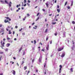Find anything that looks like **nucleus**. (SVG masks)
<instances>
[{"label": "nucleus", "mask_w": 75, "mask_h": 75, "mask_svg": "<svg viewBox=\"0 0 75 75\" xmlns=\"http://www.w3.org/2000/svg\"><path fill=\"white\" fill-rule=\"evenodd\" d=\"M67 1H66V3H65L64 6H66V5H67Z\"/></svg>", "instance_id": "2f4dec72"}, {"label": "nucleus", "mask_w": 75, "mask_h": 75, "mask_svg": "<svg viewBox=\"0 0 75 75\" xmlns=\"http://www.w3.org/2000/svg\"><path fill=\"white\" fill-rule=\"evenodd\" d=\"M40 19V17H38L36 19V21H38V20L39 19Z\"/></svg>", "instance_id": "2eb2a0df"}, {"label": "nucleus", "mask_w": 75, "mask_h": 75, "mask_svg": "<svg viewBox=\"0 0 75 75\" xmlns=\"http://www.w3.org/2000/svg\"><path fill=\"white\" fill-rule=\"evenodd\" d=\"M23 55H25V52H24L23 53Z\"/></svg>", "instance_id": "79ce46f5"}, {"label": "nucleus", "mask_w": 75, "mask_h": 75, "mask_svg": "<svg viewBox=\"0 0 75 75\" xmlns=\"http://www.w3.org/2000/svg\"><path fill=\"white\" fill-rule=\"evenodd\" d=\"M64 49L63 47H60L58 48V51H61L62 50Z\"/></svg>", "instance_id": "f03ea898"}, {"label": "nucleus", "mask_w": 75, "mask_h": 75, "mask_svg": "<svg viewBox=\"0 0 75 75\" xmlns=\"http://www.w3.org/2000/svg\"><path fill=\"white\" fill-rule=\"evenodd\" d=\"M67 8L68 9H69V8H70V7L68 6H67Z\"/></svg>", "instance_id": "f704fd0d"}, {"label": "nucleus", "mask_w": 75, "mask_h": 75, "mask_svg": "<svg viewBox=\"0 0 75 75\" xmlns=\"http://www.w3.org/2000/svg\"><path fill=\"white\" fill-rule=\"evenodd\" d=\"M6 30L7 31H8V28H7L6 29Z\"/></svg>", "instance_id": "69168bd1"}, {"label": "nucleus", "mask_w": 75, "mask_h": 75, "mask_svg": "<svg viewBox=\"0 0 75 75\" xmlns=\"http://www.w3.org/2000/svg\"><path fill=\"white\" fill-rule=\"evenodd\" d=\"M2 27V25H0V27Z\"/></svg>", "instance_id": "6e6d98bb"}, {"label": "nucleus", "mask_w": 75, "mask_h": 75, "mask_svg": "<svg viewBox=\"0 0 75 75\" xmlns=\"http://www.w3.org/2000/svg\"><path fill=\"white\" fill-rule=\"evenodd\" d=\"M57 11H58V13H59V11H60V10L58 9H57Z\"/></svg>", "instance_id": "6ab92c4d"}, {"label": "nucleus", "mask_w": 75, "mask_h": 75, "mask_svg": "<svg viewBox=\"0 0 75 75\" xmlns=\"http://www.w3.org/2000/svg\"><path fill=\"white\" fill-rule=\"evenodd\" d=\"M10 42L11 43V42H13V40H11L10 41Z\"/></svg>", "instance_id": "13d9d810"}, {"label": "nucleus", "mask_w": 75, "mask_h": 75, "mask_svg": "<svg viewBox=\"0 0 75 75\" xmlns=\"http://www.w3.org/2000/svg\"><path fill=\"white\" fill-rule=\"evenodd\" d=\"M22 35H25V33H22Z\"/></svg>", "instance_id": "864d4df0"}, {"label": "nucleus", "mask_w": 75, "mask_h": 75, "mask_svg": "<svg viewBox=\"0 0 75 75\" xmlns=\"http://www.w3.org/2000/svg\"><path fill=\"white\" fill-rule=\"evenodd\" d=\"M12 74L14 75H16V71L14 70H13Z\"/></svg>", "instance_id": "0eeeda50"}, {"label": "nucleus", "mask_w": 75, "mask_h": 75, "mask_svg": "<svg viewBox=\"0 0 75 75\" xmlns=\"http://www.w3.org/2000/svg\"><path fill=\"white\" fill-rule=\"evenodd\" d=\"M23 30V28H21V29H20V30H19V31L20 32V31H21V30Z\"/></svg>", "instance_id": "a19ab883"}, {"label": "nucleus", "mask_w": 75, "mask_h": 75, "mask_svg": "<svg viewBox=\"0 0 75 75\" xmlns=\"http://www.w3.org/2000/svg\"><path fill=\"white\" fill-rule=\"evenodd\" d=\"M28 3H30V0H28Z\"/></svg>", "instance_id": "e2e57ef3"}, {"label": "nucleus", "mask_w": 75, "mask_h": 75, "mask_svg": "<svg viewBox=\"0 0 75 75\" xmlns=\"http://www.w3.org/2000/svg\"><path fill=\"white\" fill-rule=\"evenodd\" d=\"M38 70H36V72H38Z\"/></svg>", "instance_id": "3c124183"}, {"label": "nucleus", "mask_w": 75, "mask_h": 75, "mask_svg": "<svg viewBox=\"0 0 75 75\" xmlns=\"http://www.w3.org/2000/svg\"><path fill=\"white\" fill-rule=\"evenodd\" d=\"M23 6H24V7H25L26 6V4H25Z\"/></svg>", "instance_id": "de8ad7c7"}, {"label": "nucleus", "mask_w": 75, "mask_h": 75, "mask_svg": "<svg viewBox=\"0 0 75 75\" xmlns=\"http://www.w3.org/2000/svg\"><path fill=\"white\" fill-rule=\"evenodd\" d=\"M27 4L28 6H30V4H28V3H27Z\"/></svg>", "instance_id": "4c0bfd02"}, {"label": "nucleus", "mask_w": 75, "mask_h": 75, "mask_svg": "<svg viewBox=\"0 0 75 75\" xmlns=\"http://www.w3.org/2000/svg\"><path fill=\"white\" fill-rule=\"evenodd\" d=\"M71 6H73V1H71Z\"/></svg>", "instance_id": "a211bd4d"}, {"label": "nucleus", "mask_w": 75, "mask_h": 75, "mask_svg": "<svg viewBox=\"0 0 75 75\" xmlns=\"http://www.w3.org/2000/svg\"><path fill=\"white\" fill-rule=\"evenodd\" d=\"M27 17H29V16H30V14L28 13L27 14Z\"/></svg>", "instance_id": "b1692460"}, {"label": "nucleus", "mask_w": 75, "mask_h": 75, "mask_svg": "<svg viewBox=\"0 0 75 75\" xmlns=\"http://www.w3.org/2000/svg\"><path fill=\"white\" fill-rule=\"evenodd\" d=\"M50 44H52V41H51V42H50Z\"/></svg>", "instance_id": "338daca9"}, {"label": "nucleus", "mask_w": 75, "mask_h": 75, "mask_svg": "<svg viewBox=\"0 0 75 75\" xmlns=\"http://www.w3.org/2000/svg\"><path fill=\"white\" fill-rule=\"evenodd\" d=\"M65 56V53H63L62 55H61V57H63Z\"/></svg>", "instance_id": "9b49d317"}, {"label": "nucleus", "mask_w": 75, "mask_h": 75, "mask_svg": "<svg viewBox=\"0 0 75 75\" xmlns=\"http://www.w3.org/2000/svg\"><path fill=\"white\" fill-rule=\"evenodd\" d=\"M65 32H64L63 33V37H65Z\"/></svg>", "instance_id": "4468645a"}, {"label": "nucleus", "mask_w": 75, "mask_h": 75, "mask_svg": "<svg viewBox=\"0 0 75 75\" xmlns=\"http://www.w3.org/2000/svg\"><path fill=\"white\" fill-rule=\"evenodd\" d=\"M10 45V43H8L6 44V46L7 47H8Z\"/></svg>", "instance_id": "6e6552de"}, {"label": "nucleus", "mask_w": 75, "mask_h": 75, "mask_svg": "<svg viewBox=\"0 0 75 75\" xmlns=\"http://www.w3.org/2000/svg\"><path fill=\"white\" fill-rule=\"evenodd\" d=\"M5 2L6 3V4H8V2H7V1L6 0L5 1Z\"/></svg>", "instance_id": "aec40b11"}, {"label": "nucleus", "mask_w": 75, "mask_h": 75, "mask_svg": "<svg viewBox=\"0 0 75 75\" xmlns=\"http://www.w3.org/2000/svg\"><path fill=\"white\" fill-rule=\"evenodd\" d=\"M22 50V48H21L19 50V52H20V51H21Z\"/></svg>", "instance_id": "e433bc0d"}, {"label": "nucleus", "mask_w": 75, "mask_h": 75, "mask_svg": "<svg viewBox=\"0 0 75 75\" xmlns=\"http://www.w3.org/2000/svg\"><path fill=\"white\" fill-rule=\"evenodd\" d=\"M14 40L15 41H16V40H17V39H16V38H14Z\"/></svg>", "instance_id": "8fccbe9b"}, {"label": "nucleus", "mask_w": 75, "mask_h": 75, "mask_svg": "<svg viewBox=\"0 0 75 75\" xmlns=\"http://www.w3.org/2000/svg\"><path fill=\"white\" fill-rule=\"evenodd\" d=\"M39 14H40V13H38L37 14V16H38V15H39Z\"/></svg>", "instance_id": "c03bdc74"}, {"label": "nucleus", "mask_w": 75, "mask_h": 75, "mask_svg": "<svg viewBox=\"0 0 75 75\" xmlns=\"http://www.w3.org/2000/svg\"><path fill=\"white\" fill-rule=\"evenodd\" d=\"M48 49H49V45H48L47 47H46V50H48Z\"/></svg>", "instance_id": "9d476101"}, {"label": "nucleus", "mask_w": 75, "mask_h": 75, "mask_svg": "<svg viewBox=\"0 0 75 75\" xmlns=\"http://www.w3.org/2000/svg\"><path fill=\"white\" fill-rule=\"evenodd\" d=\"M13 59H16V57H13Z\"/></svg>", "instance_id": "09e8293b"}, {"label": "nucleus", "mask_w": 75, "mask_h": 75, "mask_svg": "<svg viewBox=\"0 0 75 75\" xmlns=\"http://www.w3.org/2000/svg\"><path fill=\"white\" fill-rule=\"evenodd\" d=\"M52 24H56V22H54V23L52 22Z\"/></svg>", "instance_id": "bb28decb"}, {"label": "nucleus", "mask_w": 75, "mask_h": 75, "mask_svg": "<svg viewBox=\"0 0 75 75\" xmlns=\"http://www.w3.org/2000/svg\"><path fill=\"white\" fill-rule=\"evenodd\" d=\"M34 24H35V23H33L32 24V25H33Z\"/></svg>", "instance_id": "052dcab7"}, {"label": "nucleus", "mask_w": 75, "mask_h": 75, "mask_svg": "<svg viewBox=\"0 0 75 75\" xmlns=\"http://www.w3.org/2000/svg\"><path fill=\"white\" fill-rule=\"evenodd\" d=\"M41 60H42V56L40 55L39 59V62H41Z\"/></svg>", "instance_id": "7ed1b4c3"}, {"label": "nucleus", "mask_w": 75, "mask_h": 75, "mask_svg": "<svg viewBox=\"0 0 75 75\" xmlns=\"http://www.w3.org/2000/svg\"><path fill=\"white\" fill-rule=\"evenodd\" d=\"M0 2L1 3H2V4H4V1H1Z\"/></svg>", "instance_id": "dca6fc26"}, {"label": "nucleus", "mask_w": 75, "mask_h": 75, "mask_svg": "<svg viewBox=\"0 0 75 75\" xmlns=\"http://www.w3.org/2000/svg\"><path fill=\"white\" fill-rule=\"evenodd\" d=\"M35 28L34 27L33 28L34 29H37V26H35Z\"/></svg>", "instance_id": "f3484780"}, {"label": "nucleus", "mask_w": 75, "mask_h": 75, "mask_svg": "<svg viewBox=\"0 0 75 75\" xmlns=\"http://www.w3.org/2000/svg\"><path fill=\"white\" fill-rule=\"evenodd\" d=\"M70 70L71 72H73V69H72L71 68Z\"/></svg>", "instance_id": "7c9ffc66"}, {"label": "nucleus", "mask_w": 75, "mask_h": 75, "mask_svg": "<svg viewBox=\"0 0 75 75\" xmlns=\"http://www.w3.org/2000/svg\"><path fill=\"white\" fill-rule=\"evenodd\" d=\"M57 33H56L55 34H54V35H57Z\"/></svg>", "instance_id": "c756f323"}, {"label": "nucleus", "mask_w": 75, "mask_h": 75, "mask_svg": "<svg viewBox=\"0 0 75 75\" xmlns=\"http://www.w3.org/2000/svg\"><path fill=\"white\" fill-rule=\"evenodd\" d=\"M5 51H6L7 52V51H8V49H5Z\"/></svg>", "instance_id": "4be33fe9"}, {"label": "nucleus", "mask_w": 75, "mask_h": 75, "mask_svg": "<svg viewBox=\"0 0 75 75\" xmlns=\"http://www.w3.org/2000/svg\"><path fill=\"white\" fill-rule=\"evenodd\" d=\"M25 18H26V16H25L24 18H23V21H24V20H25Z\"/></svg>", "instance_id": "a878e982"}, {"label": "nucleus", "mask_w": 75, "mask_h": 75, "mask_svg": "<svg viewBox=\"0 0 75 75\" xmlns=\"http://www.w3.org/2000/svg\"><path fill=\"white\" fill-rule=\"evenodd\" d=\"M4 22H5V23H7V22H8V21H7V20L6 19L4 21Z\"/></svg>", "instance_id": "f8f14e48"}, {"label": "nucleus", "mask_w": 75, "mask_h": 75, "mask_svg": "<svg viewBox=\"0 0 75 75\" xmlns=\"http://www.w3.org/2000/svg\"><path fill=\"white\" fill-rule=\"evenodd\" d=\"M32 63H34V59H33L32 60Z\"/></svg>", "instance_id": "c85d7f7f"}, {"label": "nucleus", "mask_w": 75, "mask_h": 75, "mask_svg": "<svg viewBox=\"0 0 75 75\" xmlns=\"http://www.w3.org/2000/svg\"><path fill=\"white\" fill-rule=\"evenodd\" d=\"M21 9H22V10H24V7H22Z\"/></svg>", "instance_id": "5fc2aeb1"}, {"label": "nucleus", "mask_w": 75, "mask_h": 75, "mask_svg": "<svg viewBox=\"0 0 75 75\" xmlns=\"http://www.w3.org/2000/svg\"><path fill=\"white\" fill-rule=\"evenodd\" d=\"M3 40H4V41L6 40V39H5V38H4L3 39Z\"/></svg>", "instance_id": "bf43d9fd"}, {"label": "nucleus", "mask_w": 75, "mask_h": 75, "mask_svg": "<svg viewBox=\"0 0 75 75\" xmlns=\"http://www.w3.org/2000/svg\"><path fill=\"white\" fill-rule=\"evenodd\" d=\"M47 66V65L46 64H45V65H44V66L45 68V66Z\"/></svg>", "instance_id": "37998d69"}, {"label": "nucleus", "mask_w": 75, "mask_h": 75, "mask_svg": "<svg viewBox=\"0 0 75 75\" xmlns=\"http://www.w3.org/2000/svg\"><path fill=\"white\" fill-rule=\"evenodd\" d=\"M6 18L7 20H8L9 21H11V19L8 17H6Z\"/></svg>", "instance_id": "1a4fd4ad"}, {"label": "nucleus", "mask_w": 75, "mask_h": 75, "mask_svg": "<svg viewBox=\"0 0 75 75\" xmlns=\"http://www.w3.org/2000/svg\"><path fill=\"white\" fill-rule=\"evenodd\" d=\"M9 4H12V3H11V1H10Z\"/></svg>", "instance_id": "0e129e2a"}, {"label": "nucleus", "mask_w": 75, "mask_h": 75, "mask_svg": "<svg viewBox=\"0 0 75 75\" xmlns=\"http://www.w3.org/2000/svg\"><path fill=\"white\" fill-rule=\"evenodd\" d=\"M27 69V67H24V69L25 70Z\"/></svg>", "instance_id": "c9c22d12"}, {"label": "nucleus", "mask_w": 75, "mask_h": 75, "mask_svg": "<svg viewBox=\"0 0 75 75\" xmlns=\"http://www.w3.org/2000/svg\"><path fill=\"white\" fill-rule=\"evenodd\" d=\"M9 8H10V7H11V4H8Z\"/></svg>", "instance_id": "ddd939ff"}, {"label": "nucleus", "mask_w": 75, "mask_h": 75, "mask_svg": "<svg viewBox=\"0 0 75 75\" xmlns=\"http://www.w3.org/2000/svg\"><path fill=\"white\" fill-rule=\"evenodd\" d=\"M48 37H47L46 38V41H47V40H48Z\"/></svg>", "instance_id": "473e14b6"}, {"label": "nucleus", "mask_w": 75, "mask_h": 75, "mask_svg": "<svg viewBox=\"0 0 75 75\" xmlns=\"http://www.w3.org/2000/svg\"><path fill=\"white\" fill-rule=\"evenodd\" d=\"M2 58V56L0 55V61H1V58Z\"/></svg>", "instance_id": "412c9836"}, {"label": "nucleus", "mask_w": 75, "mask_h": 75, "mask_svg": "<svg viewBox=\"0 0 75 75\" xmlns=\"http://www.w3.org/2000/svg\"><path fill=\"white\" fill-rule=\"evenodd\" d=\"M16 64L18 65V66H19V64H18V63H17Z\"/></svg>", "instance_id": "49530a36"}, {"label": "nucleus", "mask_w": 75, "mask_h": 75, "mask_svg": "<svg viewBox=\"0 0 75 75\" xmlns=\"http://www.w3.org/2000/svg\"><path fill=\"white\" fill-rule=\"evenodd\" d=\"M46 5L47 6V8L49 7L48 6H49V2L47 1L45 3Z\"/></svg>", "instance_id": "20e7f679"}, {"label": "nucleus", "mask_w": 75, "mask_h": 75, "mask_svg": "<svg viewBox=\"0 0 75 75\" xmlns=\"http://www.w3.org/2000/svg\"><path fill=\"white\" fill-rule=\"evenodd\" d=\"M24 3L25 4L26 3V2H27V1H26V0H24Z\"/></svg>", "instance_id": "5701e85b"}, {"label": "nucleus", "mask_w": 75, "mask_h": 75, "mask_svg": "<svg viewBox=\"0 0 75 75\" xmlns=\"http://www.w3.org/2000/svg\"><path fill=\"white\" fill-rule=\"evenodd\" d=\"M7 28H10V26H8V27H7Z\"/></svg>", "instance_id": "603ef678"}, {"label": "nucleus", "mask_w": 75, "mask_h": 75, "mask_svg": "<svg viewBox=\"0 0 75 75\" xmlns=\"http://www.w3.org/2000/svg\"><path fill=\"white\" fill-rule=\"evenodd\" d=\"M10 38L8 37H7V40H10Z\"/></svg>", "instance_id": "72a5a7b5"}, {"label": "nucleus", "mask_w": 75, "mask_h": 75, "mask_svg": "<svg viewBox=\"0 0 75 75\" xmlns=\"http://www.w3.org/2000/svg\"><path fill=\"white\" fill-rule=\"evenodd\" d=\"M1 47L2 48V49H3V47H4V44H5V43L4 42H3V43H2V40H1Z\"/></svg>", "instance_id": "f257e3e1"}, {"label": "nucleus", "mask_w": 75, "mask_h": 75, "mask_svg": "<svg viewBox=\"0 0 75 75\" xmlns=\"http://www.w3.org/2000/svg\"><path fill=\"white\" fill-rule=\"evenodd\" d=\"M34 42L35 44H36V41L35 40H34Z\"/></svg>", "instance_id": "cd10ccee"}, {"label": "nucleus", "mask_w": 75, "mask_h": 75, "mask_svg": "<svg viewBox=\"0 0 75 75\" xmlns=\"http://www.w3.org/2000/svg\"><path fill=\"white\" fill-rule=\"evenodd\" d=\"M15 28H18V26H16Z\"/></svg>", "instance_id": "a18cd8bd"}, {"label": "nucleus", "mask_w": 75, "mask_h": 75, "mask_svg": "<svg viewBox=\"0 0 75 75\" xmlns=\"http://www.w3.org/2000/svg\"><path fill=\"white\" fill-rule=\"evenodd\" d=\"M59 67L60 68L59 70V73H61V69L62 68V65H60Z\"/></svg>", "instance_id": "39448f33"}, {"label": "nucleus", "mask_w": 75, "mask_h": 75, "mask_svg": "<svg viewBox=\"0 0 75 75\" xmlns=\"http://www.w3.org/2000/svg\"><path fill=\"white\" fill-rule=\"evenodd\" d=\"M18 7H19V5H17L16 6V7H17V8H18Z\"/></svg>", "instance_id": "ea45409f"}, {"label": "nucleus", "mask_w": 75, "mask_h": 75, "mask_svg": "<svg viewBox=\"0 0 75 75\" xmlns=\"http://www.w3.org/2000/svg\"><path fill=\"white\" fill-rule=\"evenodd\" d=\"M72 23L73 24H75V22H74V21H73L72 22Z\"/></svg>", "instance_id": "58836bf2"}, {"label": "nucleus", "mask_w": 75, "mask_h": 75, "mask_svg": "<svg viewBox=\"0 0 75 75\" xmlns=\"http://www.w3.org/2000/svg\"><path fill=\"white\" fill-rule=\"evenodd\" d=\"M4 28H2L1 30L0 31V33H2V32H4Z\"/></svg>", "instance_id": "423d86ee"}, {"label": "nucleus", "mask_w": 75, "mask_h": 75, "mask_svg": "<svg viewBox=\"0 0 75 75\" xmlns=\"http://www.w3.org/2000/svg\"><path fill=\"white\" fill-rule=\"evenodd\" d=\"M0 75H3V73L0 74Z\"/></svg>", "instance_id": "774afa93"}, {"label": "nucleus", "mask_w": 75, "mask_h": 75, "mask_svg": "<svg viewBox=\"0 0 75 75\" xmlns=\"http://www.w3.org/2000/svg\"><path fill=\"white\" fill-rule=\"evenodd\" d=\"M19 10L18 9L17 10H16V12H18V11H19Z\"/></svg>", "instance_id": "680f3d73"}, {"label": "nucleus", "mask_w": 75, "mask_h": 75, "mask_svg": "<svg viewBox=\"0 0 75 75\" xmlns=\"http://www.w3.org/2000/svg\"><path fill=\"white\" fill-rule=\"evenodd\" d=\"M42 51H44V49H42Z\"/></svg>", "instance_id": "4d7b16f0"}, {"label": "nucleus", "mask_w": 75, "mask_h": 75, "mask_svg": "<svg viewBox=\"0 0 75 75\" xmlns=\"http://www.w3.org/2000/svg\"><path fill=\"white\" fill-rule=\"evenodd\" d=\"M47 31H48V29H46V30L45 31V33H47Z\"/></svg>", "instance_id": "393cba45"}]
</instances>
